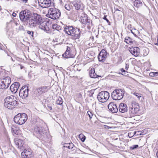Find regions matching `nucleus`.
<instances>
[{
    "label": "nucleus",
    "mask_w": 158,
    "mask_h": 158,
    "mask_svg": "<svg viewBox=\"0 0 158 158\" xmlns=\"http://www.w3.org/2000/svg\"><path fill=\"white\" fill-rule=\"evenodd\" d=\"M32 13L27 9L22 10L19 13V18L24 25L28 26V22L30 19Z\"/></svg>",
    "instance_id": "obj_3"
},
{
    "label": "nucleus",
    "mask_w": 158,
    "mask_h": 158,
    "mask_svg": "<svg viewBox=\"0 0 158 158\" xmlns=\"http://www.w3.org/2000/svg\"><path fill=\"white\" fill-rule=\"evenodd\" d=\"M39 5L42 8L50 7L52 4L51 0H38Z\"/></svg>",
    "instance_id": "obj_12"
},
{
    "label": "nucleus",
    "mask_w": 158,
    "mask_h": 158,
    "mask_svg": "<svg viewBox=\"0 0 158 158\" xmlns=\"http://www.w3.org/2000/svg\"><path fill=\"white\" fill-rule=\"evenodd\" d=\"M49 89V86H41L36 89L39 95H40L47 92Z\"/></svg>",
    "instance_id": "obj_17"
},
{
    "label": "nucleus",
    "mask_w": 158,
    "mask_h": 158,
    "mask_svg": "<svg viewBox=\"0 0 158 158\" xmlns=\"http://www.w3.org/2000/svg\"><path fill=\"white\" fill-rule=\"evenodd\" d=\"M134 6L138 8L143 5V3L141 0H135L133 2Z\"/></svg>",
    "instance_id": "obj_25"
},
{
    "label": "nucleus",
    "mask_w": 158,
    "mask_h": 158,
    "mask_svg": "<svg viewBox=\"0 0 158 158\" xmlns=\"http://www.w3.org/2000/svg\"><path fill=\"white\" fill-rule=\"evenodd\" d=\"M45 27V24L43 23L40 24L39 26L40 28L42 30L43 29V28H44V27Z\"/></svg>",
    "instance_id": "obj_46"
},
{
    "label": "nucleus",
    "mask_w": 158,
    "mask_h": 158,
    "mask_svg": "<svg viewBox=\"0 0 158 158\" xmlns=\"http://www.w3.org/2000/svg\"><path fill=\"white\" fill-rule=\"evenodd\" d=\"M52 28L53 29L59 31L60 32V31L62 29L61 27L58 25L56 24H53L52 26Z\"/></svg>",
    "instance_id": "obj_28"
},
{
    "label": "nucleus",
    "mask_w": 158,
    "mask_h": 158,
    "mask_svg": "<svg viewBox=\"0 0 158 158\" xmlns=\"http://www.w3.org/2000/svg\"><path fill=\"white\" fill-rule=\"evenodd\" d=\"M17 129L18 128L15 127H12L11 131L13 133H14L16 135H18V134L19 133V131Z\"/></svg>",
    "instance_id": "obj_31"
},
{
    "label": "nucleus",
    "mask_w": 158,
    "mask_h": 158,
    "mask_svg": "<svg viewBox=\"0 0 158 158\" xmlns=\"http://www.w3.org/2000/svg\"><path fill=\"white\" fill-rule=\"evenodd\" d=\"M129 51L130 53L135 56H138L140 54V49L137 47L129 48Z\"/></svg>",
    "instance_id": "obj_14"
},
{
    "label": "nucleus",
    "mask_w": 158,
    "mask_h": 158,
    "mask_svg": "<svg viewBox=\"0 0 158 158\" xmlns=\"http://www.w3.org/2000/svg\"><path fill=\"white\" fill-rule=\"evenodd\" d=\"M139 110V104L135 102L132 103V107L130 108L129 111L130 117H133L137 114Z\"/></svg>",
    "instance_id": "obj_8"
},
{
    "label": "nucleus",
    "mask_w": 158,
    "mask_h": 158,
    "mask_svg": "<svg viewBox=\"0 0 158 158\" xmlns=\"http://www.w3.org/2000/svg\"><path fill=\"white\" fill-rule=\"evenodd\" d=\"M121 10H119L118 11H114V15H115L116 16H119L122 13V12Z\"/></svg>",
    "instance_id": "obj_35"
},
{
    "label": "nucleus",
    "mask_w": 158,
    "mask_h": 158,
    "mask_svg": "<svg viewBox=\"0 0 158 158\" xmlns=\"http://www.w3.org/2000/svg\"><path fill=\"white\" fill-rule=\"evenodd\" d=\"M109 97V94L108 92L102 91L98 93L97 98L99 102L103 103L107 101Z\"/></svg>",
    "instance_id": "obj_9"
},
{
    "label": "nucleus",
    "mask_w": 158,
    "mask_h": 158,
    "mask_svg": "<svg viewBox=\"0 0 158 158\" xmlns=\"http://www.w3.org/2000/svg\"><path fill=\"white\" fill-rule=\"evenodd\" d=\"M20 141H21L20 139H15L14 140L15 143L17 147L18 145L19 144V142H20Z\"/></svg>",
    "instance_id": "obj_40"
},
{
    "label": "nucleus",
    "mask_w": 158,
    "mask_h": 158,
    "mask_svg": "<svg viewBox=\"0 0 158 158\" xmlns=\"http://www.w3.org/2000/svg\"><path fill=\"white\" fill-rule=\"evenodd\" d=\"M131 32L135 36V37H137V35H136V34H135L134 32H133V31H132V30L131 31Z\"/></svg>",
    "instance_id": "obj_54"
},
{
    "label": "nucleus",
    "mask_w": 158,
    "mask_h": 158,
    "mask_svg": "<svg viewBox=\"0 0 158 158\" xmlns=\"http://www.w3.org/2000/svg\"><path fill=\"white\" fill-rule=\"evenodd\" d=\"M28 152H30L27 150H24L21 153V156L22 158H29L30 156V154L28 153Z\"/></svg>",
    "instance_id": "obj_26"
},
{
    "label": "nucleus",
    "mask_w": 158,
    "mask_h": 158,
    "mask_svg": "<svg viewBox=\"0 0 158 158\" xmlns=\"http://www.w3.org/2000/svg\"><path fill=\"white\" fill-rule=\"evenodd\" d=\"M65 8L68 11H69L71 9V6L69 4H66L65 6Z\"/></svg>",
    "instance_id": "obj_42"
},
{
    "label": "nucleus",
    "mask_w": 158,
    "mask_h": 158,
    "mask_svg": "<svg viewBox=\"0 0 158 158\" xmlns=\"http://www.w3.org/2000/svg\"><path fill=\"white\" fill-rule=\"evenodd\" d=\"M2 45H0V49L2 50Z\"/></svg>",
    "instance_id": "obj_57"
},
{
    "label": "nucleus",
    "mask_w": 158,
    "mask_h": 158,
    "mask_svg": "<svg viewBox=\"0 0 158 158\" xmlns=\"http://www.w3.org/2000/svg\"><path fill=\"white\" fill-rule=\"evenodd\" d=\"M27 115L24 113H19L16 115L14 118V121L19 125L23 124L27 119Z\"/></svg>",
    "instance_id": "obj_5"
},
{
    "label": "nucleus",
    "mask_w": 158,
    "mask_h": 158,
    "mask_svg": "<svg viewBox=\"0 0 158 158\" xmlns=\"http://www.w3.org/2000/svg\"><path fill=\"white\" fill-rule=\"evenodd\" d=\"M124 93L125 91L123 89H115L111 93L112 98L115 100H121L123 98Z\"/></svg>",
    "instance_id": "obj_7"
},
{
    "label": "nucleus",
    "mask_w": 158,
    "mask_h": 158,
    "mask_svg": "<svg viewBox=\"0 0 158 158\" xmlns=\"http://www.w3.org/2000/svg\"><path fill=\"white\" fill-rule=\"evenodd\" d=\"M155 44L158 46V35L157 36V43H155Z\"/></svg>",
    "instance_id": "obj_53"
},
{
    "label": "nucleus",
    "mask_w": 158,
    "mask_h": 158,
    "mask_svg": "<svg viewBox=\"0 0 158 158\" xmlns=\"http://www.w3.org/2000/svg\"><path fill=\"white\" fill-rule=\"evenodd\" d=\"M133 8H134V9L135 10V8H134V7H133Z\"/></svg>",
    "instance_id": "obj_63"
},
{
    "label": "nucleus",
    "mask_w": 158,
    "mask_h": 158,
    "mask_svg": "<svg viewBox=\"0 0 158 158\" xmlns=\"http://www.w3.org/2000/svg\"><path fill=\"white\" fill-rule=\"evenodd\" d=\"M122 60V59H121V58H119V60Z\"/></svg>",
    "instance_id": "obj_61"
},
{
    "label": "nucleus",
    "mask_w": 158,
    "mask_h": 158,
    "mask_svg": "<svg viewBox=\"0 0 158 158\" xmlns=\"http://www.w3.org/2000/svg\"><path fill=\"white\" fill-rule=\"evenodd\" d=\"M42 18L40 15L36 13H32L27 26L30 28L36 27L41 22Z\"/></svg>",
    "instance_id": "obj_1"
},
{
    "label": "nucleus",
    "mask_w": 158,
    "mask_h": 158,
    "mask_svg": "<svg viewBox=\"0 0 158 158\" xmlns=\"http://www.w3.org/2000/svg\"><path fill=\"white\" fill-rule=\"evenodd\" d=\"M39 120L40 119L38 117L35 116L31 119V122L33 123H35L38 122Z\"/></svg>",
    "instance_id": "obj_33"
},
{
    "label": "nucleus",
    "mask_w": 158,
    "mask_h": 158,
    "mask_svg": "<svg viewBox=\"0 0 158 158\" xmlns=\"http://www.w3.org/2000/svg\"><path fill=\"white\" fill-rule=\"evenodd\" d=\"M119 74H122V75H124V74H125V73H123V74H122V73H119Z\"/></svg>",
    "instance_id": "obj_59"
},
{
    "label": "nucleus",
    "mask_w": 158,
    "mask_h": 158,
    "mask_svg": "<svg viewBox=\"0 0 158 158\" xmlns=\"http://www.w3.org/2000/svg\"><path fill=\"white\" fill-rule=\"evenodd\" d=\"M45 27H44V28H43V30H44L46 32H47V31L49 30V27H48L47 25L46 24V23H45Z\"/></svg>",
    "instance_id": "obj_44"
},
{
    "label": "nucleus",
    "mask_w": 158,
    "mask_h": 158,
    "mask_svg": "<svg viewBox=\"0 0 158 158\" xmlns=\"http://www.w3.org/2000/svg\"><path fill=\"white\" fill-rule=\"evenodd\" d=\"M34 33V32L32 31H27V33L30 35H31L33 38V37Z\"/></svg>",
    "instance_id": "obj_43"
},
{
    "label": "nucleus",
    "mask_w": 158,
    "mask_h": 158,
    "mask_svg": "<svg viewBox=\"0 0 158 158\" xmlns=\"http://www.w3.org/2000/svg\"><path fill=\"white\" fill-rule=\"evenodd\" d=\"M64 148H67L69 149H72L74 148H76L75 147L74 144L72 143H64L63 146Z\"/></svg>",
    "instance_id": "obj_27"
},
{
    "label": "nucleus",
    "mask_w": 158,
    "mask_h": 158,
    "mask_svg": "<svg viewBox=\"0 0 158 158\" xmlns=\"http://www.w3.org/2000/svg\"><path fill=\"white\" fill-rule=\"evenodd\" d=\"M118 109L120 112L124 113L127 111V107L126 104L121 103L119 104Z\"/></svg>",
    "instance_id": "obj_19"
},
{
    "label": "nucleus",
    "mask_w": 158,
    "mask_h": 158,
    "mask_svg": "<svg viewBox=\"0 0 158 158\" xmlns=\"http://www.w3.org/2000/svg\"><path fill=\"white\" fill-rule=\"evenodd\" d=\"M74 27L72 26H66L64 27V31L69 35H70L73 31Z\"/></svg>",
    "instance_id": "obj_20"
},
{
    "label": "nucleus",
    "mask_w": 158,
    "mask_h": 158,
    "mask_svg": "<svg viewBox=\"0 0 158 158\" xmlns=\"http://www.w3.org/2000/svg\"><path fill=\"white\" fill-rule=\"evenodd\" d=\"M19 65H20V69H23V68H24V67L22 65H20L19 64Z\"/></svg>",
    "instance_id": "obj_56"
},
{
    "label": "nucleus",
    "mask_w": 158,
    "mask_h": 158,
    "mask_svg": "<svg viewBox=\"0 0 158 158\" xmlns=\"http://www.w3.org/2000/svg\"><path fill=\"white\" fill-rule=\"evenodd\" d=\"M114 11H117L119 10H122V8L118 6H116V7L114 8Z\"/></svg>",
    "instance_id": "obj_45"
},
{
    "label": "nucleus",
    "mask_w": 158,
    "mask_h": 158,
    "mask_svg": "<svg viewBox=\"0 0 158 158\" xmlns=\"http://www.w3.org/2000/svg\"><path fill=\"white\" fill-rule=\"evenodd\" d=\"M8 87V86L6 85L5 83H3V81H0V89H6Z\"/></svg>",
    "instance_id": "obj_30"
},
{
    "label": "nucleus",
    "mask_w": 158,
    "mask_h": 158,
    "mask_svg": "<svg viewBox=\"0 0 158 158\" xmlns=\"http://www.w3.org/2000/svg\"><path fill=\"white\" fill-rule=\"evenodd\" d=\"M103 19H104L105 20H106V22L108 23V24L109 25H110V22L106 18V16L105 15L103 18Z\"/></svg>",
    "instance_id": "obj_47"
},
{
    "label": "nucleus",
    "mask_w": 158,
    "mask_h": 158,
    "mask_svg": "<svg viewBox=\"0 0 158 158\" xmlns=\"http://www.w3.org/2000/svg\"><path fill=\"white\" fill-rule=\"evenodd\" d=\"M21 1L25 3H26L27 2L28 0H21Z\"/></svg>",
    "instance_id": "obj_55"
},
{
    "label": "nucleus",
    "mask_w": 158,
    "mask_h": 158,
    "mask_svg": "<svg viewBox=\"0 0 158 158\" xmlns=\"http://www.w3.org/2000/svg\"><path fill=\"white\" fill-rule=\"evenodd\" d=\"M12 16L14 17H15L16 16V14L15 13V12H13V13H12Z\"/></svg>",
    "instance_id": "obj_52"
},
{
    "label": "nucleus",
    "mask_w": 158,
    "mask_h": 158,
    "mask_svg": "<svg viewBox=\"0 0 158 158\" xmlns=\"http://www.w3.org/2000/svg\"><path fill=\"white\" fill-rule=\"evenodd\" d=\"M29 89L26 85L22 87L19 92V95L23 99H25L28 95Z\"/></svg>",
    "instance_id": "obj_10"
},
{
    "label": "nucleus",
    "mask_w": 158,
    "mask_h": 158,
    "mask_svg": "<svg viewBox=\"0 0 158 158\" xmlns=\"http://www.w3.org/2000/svg\"><path fill=\"white\" fill-rule=\"evenodd\" d=\"M89 74L90 77L92 78H96L99 77L95 73V69L94 68H91V70L89 71Z\"/></svg>",
    "instance_id": "obj_23"
},
{
    "label": "nucleus",
    "mask_w": 158,
    "mask_h": 158,
    "mask_svg": "<svg viewBox=\"0 0 158 158\" xmlns=\"http://www.w3.org/2000/svg\"><path fill=\"white\" fill-rule=\"evenodd\" d=\"M19 31H24V29L23 26H20L19 28Z\"/></svg>",
    "instance_id": "obj_48"
},
{
    "label": "nucleus",
    "mask_w": 158,
    "mask_h": 158,
    "mask_svg": "<svg viewBox=\"0 0 158 158\" xmlns=\"http://www.w3.org/2000/svg\"><path fill=\"white\" fill-rule=\"evenodd\" d=\"M108 107L109 110L113 113H116L118 111L117 106L114 102H110L108 105Z\"/></svg>",
    "instance_id": "obj_15"
},
{
    "label": "nucleus",
    "mask_w": 158,
    "mask_h": 158,
    "mask_svg": "<svg viewBox=\"0 0 158 158\" xmlns=\"http://www.w3.org/2000/svg\"><path fill=\"white\" fill-rule=\"evenodd\" d=\"M46 133L43 127L36 126L34 127L33 134L39 139H43L44 138L46 137Z\"/></svg>",
    "instance_id": "obj_4"
},
{
    "label": "nucleus",
    "mask_w": 158,
    "mask_h": 158,
    "mask_svg": "<svg viewBox=\"0 0 158 158\" xmlns=\"http://www.w3.org/2000/svg\"><path fill=\"white\" fill-rule=\"evenodd\" d=\"M133 94L137 97L139 100L140 98L142 97V94L139 93L134 92Z\"/></svg>",
    "instance_id": "obj_37"
},
{
    "label": "nucleus",
    "mask_w": 158,
    "mask_h": 158,
    "mask_svg": "<svg viewBox=\"0 0 158 158\" xmlns=\"http://www.w3.org/2000/svg\"><path fill=\"white\" fill-rule=\"evenodd\" d=\"M139 147V146L138 145H133L131 147H130V149L132 150H133Z\"/></svg>",
    "instance_id": "obj_41"
},
{
    "label": "nucleus",
    "mask_w": 158,
    "mask_h": 158,
    "mask_svg": "<svg viewBox=\"0 0 158 158\" xmlns=\"http://www.w3.org/2000/svg\"><path fill=\"white\" fill-rule=\"evenodd\" d=\"M61 15L60 11L56 8H51L48 10V14L47 15L49 18L53 20L59 19Z\"/></svg>",
    "instance_id": "obj_6"
},
{
    "label": "nucleus",
    "mask_w": 158,
    "mask_h": 158,
    "mask_svg": "<svg viewBox=\"0 0 158 158\" xmlns=\"http://www.w3.org/2000/svg\"><path fill=\"white\" fill-rule=\"evenodd\" d=\"M86 15L84 17H81V20L83 24L89 25L90 23L91 20L88 19L87 15Z\"/></svg>",
    "instance_id": "obj_22"
},
{
    "label": "nucleus",
    "mask_w": 158,
    "mask_h": 158,
    "mask_svg": "<svg viewBox=\"0 0 158 158\" xmlns=\"http://www.w3.org/2000/svg\"><path fill=\"white\" fill-rule=\"evenodd\" d=\"M94 114L90 111H87V115L89 116V120H91Z\"/></svg>",
    "instance_id": "obj_36"
},
{
    "label": "nucleus",
    "mask_w": 158,
    "mask_h": 158,
    "mask_svg": "<svg viewBox=\"0 0 158 158\" xmlns=\"http://www.w3.org/2000/svg\"><path fill=\"white\" fill-rule=\"evenodd\" d=\"M120 70L121 71V72H122V73H125V72H127V71L126 70H125L123 68H122L120 69Z\"/></svg>",
    "instance_id": "obj_51"
},
{
    "label": "nucleus",
    "mask_w": 158,
    "mask_h": 158,
    "mask_svg": "<svg viewBox=\"0 0 158 158\" xmlns=\"http://www.w3.org/2000/svg\"><path fill=\"white\" fill-rule=\"evenodd\" d=\"M79 137L83 142H84L85 139V136L83 134H81L79 135Z\"/></svg>",
    "instance_id": "obj_34"
},
{
    "label": "nucleus",
    "mask_w": 158,
    "mask_h": 158,
    "mask_svg": "<svg viewBox=\"0 0 158 158\" xmlns=\"http://www.w3.org/2000/svg\"><path fill=\"white\" fill-rule=\"evenodd\" d=\"M63 101L62 99L59 97L56 101V104L57 105H61L63 103Z\"/></svg>",
    "instance_id": "obj_32"
},
{
    "label": "nucleus",
    "mask_w": 158,
    "mask_h": 158,
    "mask_svg": "<svg viewBox=\"0 0 158 158\" xmlns=\"http://www.w3.org/2000/svg\"><path fill=\"white\" fill-rule=\"evenodd\" d=\"M107 53L106 51L104 49H102L99 52L98 57L100 62H104L107 57Z\"/></svg>",
    "instance_id": "obj_11"
},
{
    "label": "nucleus",
    "mask_w": 158,
    "mask_h": 158,
    "mask_svg": "<svg viewBox=\"0 0 158 158\" xmlns=\"http://www.w3.org/2000/svg\"><path fill=\"white\" fill-rule=\"evenodd\" d=\"M158 75V72H151L149 73V75L150 76H157Z\"/></svg>",
    "instance_id": "obj_39"
},
{
    "label": "nucleus",
    "mask_w": 158,
    "mask_h": 158,
    "mask_svg": "<svg viewBox=\"0 0 158 158\" xmlns=\"http://www.w3.org/2000/svg\"><path fill=\"white\" fill-rule=\"evenodd\" d=\"M17 98L14 95L8 96L4 99V106L6 108L10 110L14 108L17 104Z\"/></svg>",
    "instance_id": "obj_2"
},
{
    "label": "nucleus",
    "mask_w": 158,
    "mask_h": 158,
    "mask_svg": "<svg viewBox=\"0 0 158 158\" xmlns=\"http://www.w3.org/2000/svg\"><path fill=\"white\" fill-rule=\"evenodd\" d=\"M134 41L133 39L128 36L126 37L125 40V42L127 44H132Z\"/></svg>",
    "instance_id": "obj_29"
},
{
    "label": "nucleus",
    "mask_w": 158,
    "mask_h": 158,
    "mask_svg": "<svg viewBox=\"0 0 158 158\" xmlns=\"http://www.w3.org/2000/svg\"><path fill=\"white\" fill-rule=\"evenodd\" d=\"M23 142L21 140V141L19 142V144L18 145L17 147L20 149H22L23 147Z\"/></svg>",
    "instance_id": "obj_38"
},
{
    "label": "nucleus",
    "mask_w": 158,
    "mask_h": 158,
    "mask_svg": "<svg viewBox=\"0 0 158 158\" xmlns=\"http://www.w3.org/2000/svg\"><path fill=\"white\" fill-rule=\"evenodd\" d=\"M81 31L80 29L77 28H74L73 31L70 35L71 38L73 40L79 39L80 36Z\"/></svg>",
    "instance_id": "obj_13"
},
{
    "label": "nucleus",
    "mask_w": 158,
    "mask_h": 158,
    "mask_svg": "<svg viewBox=\"0 0 158 158\" xmlns=\"http://www.w3.org/2000/svg\"><path fill=\"white\" fill-rule=\"evenodd\" d=\"M125 64H126L125 69L127 70H128L129 67V65L128 63H126Z\"/></svg>",
    "instance_id": "obj_49"
},
{
    "label": "nucleus",
    "mask_w": 158,
    "mask_h": 158,
    "mask_svg": "<svg viewBox=\"0 0 158 158\" xmlns=\"http://www.w3.org/2000/svg\"><path fill=\"white\" fill-rule=\"evenodd\" d=\"M70 48L69 47H67L66 51L63 54V56L66 58H70L73 57V56L70 52Z\"/></svg>",
    "instance_id": "obj_21"
},
{
    "label": "nucleus",
    "mask_w": 158,
    "mask_h": 158,
    "mask_svg": "<svg viewBox=\"0 0 158 158\" xmlns=\"http://www.w3.org/2000/svg\"><path fill=\"white\" fill-rule=\"evenodd\" d=\"M15 24L16 26H17L18 25V23H15Z\"/></svg>",
    "instance_id": "obj_60"
},
{
    "label": "nucleus",
    "mask_w": 158,
    "mask_h": 158,
    "mask_svg": "<svg viewBox=\"0 0 158 158\" xmlns=\"http://www.w3.org/2000/svg\"><path fill=\"white\" fill-rule=\"evenodd\" d=\"M136 132L135 131V132H134V134H135V133H136Z\"/></svg>",
    "instance_id": "obj_62"
},
{
    "label": "nucleus",
    "mask_w": 158,
    "mask_h": 158,
    "mask_svg": "<svg viewBox=\"0 0 158 158\" xmlns=\"http://www.w3.org/2000/svg\"><path fill=\"white\" fill-rule=\"evenodd\" d=\"M19 86L20 84L19 82H15L11 85L10 87V89L13 93L15 94L17 92Z\"/></svg>",
    "instance_id": "obj_18"
},
{
    "label": "nucleus",
    "mask_w": 158,
    "mask_h": 158,
    "mask_svg": "<svg viewBox=\"0 0 158 158\" xmlns=\"http://www.w3.org/2000/svg\"><path fill=\"white\" fill-rule=\"evenodd\" d=\"M156 154V156H157V157L158 158V151L157 152Z\"/></svg>",
    "instance_id": "obj_58"
},
{
    "label": "nucleus",
    "mask_w": 158,
    "mask_h": 158,
    "mask_svg": "<svg viewBox=\"0 0 158 158\" xmlns=\"http://www.w3.org/2000/svg\"><path fill=\"white\" fill-rule=\"evenodd\" d=\"M48 109L50 110H52V108L51 106L50 105H47Z\"/></svg>",
    "instance_id": "obj_50"
},
{
    "label": "nucleus",
    "mask_w": 158,
    "mask_h": 158,
    "mask_svg": "<svg viewBox=\"0 0 158 158\" xmlns=\"http://www.w3.org/2000/svg\"><path fill=\"white\" fill-rule=\"evenodd\" d=\"M73 150H75V149L74 148L73 149Z\"/></svg>",
    "instance_id": "obj_64"
},
{
    "label": "nucleus",
    "mask_w": 158,
    "mask_h": 158,
    "mask_svg": "<svg viewBox=\"0 0 158 158\" xmlns=\"http://www.w3.org/2000/svg\"><path fill=\"white\" fill-rule=\"evenodd\" d=\"M71 3L76 10L81 9V8L82 7V5H83L81 2L80 0H74L71 2Z\"/></svg>",
    "instance_id": "obj_16"
},
{
    "label": "nucleus",
    "mask_w": 158,
    "mask_h": 158,
    "mask_svg": "<svg viewBox=\"0 0 158 158\" xmlns=\"http://www.w3.org/2000/svg\"><path fill=\"white\" fill-rule=\"evenodd\" d=\"M3 83H5L7 86H9L11 83V78L9 77H5L2 80Z\"/></svg>",
    "instance_id": "obj_24"
}]
</instances>
